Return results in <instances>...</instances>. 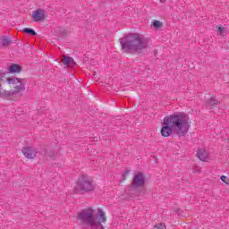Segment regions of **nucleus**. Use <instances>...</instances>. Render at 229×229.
<instances>
[{"label":"nucleus","mask_w":229,"mask_h":229,"mask_svg":"<svg viewBox=\"0 0 229 229\" xmlns=\"http://www.w3.org/2000/svg\"><path fill=\"white\" fill-rule=\"evenodd\" d=\"M61 62L64 64V65H66L69 67V65H74V59L69 55H64L62 59Z\"/></svg>","instance_id":"9b49d317"},{"label":"nucleus","mask_w":229,"mask_h":229,"mask_svg":"<svg viewBox=\"0 0 229 229\" xmlns=\"http://www.w3.org/2000/svg\"><path fill=\"white\" fill-rule=\"evenodd\" d=\"M176 213L179 214L180 213V209H177Z\"/></svg>","instance_id":"412c9836"},{"label":"nucleus","mask_w":229,"mask_h":229,"mask_svg":"<svg viewBox=\"0 0 229 229\" xmlns=\"http://www.w3.org/2000/svg\"><path fill=\"white\" fill-rule=\"evenodd\" d=\"M45 17L46 13L42 9H38L32 13V19L35 22H39V21L44 20Z\"/></svg>","instance_id":"9d476101"},{"label":"nucleus","mask_w":229,"mask_h":229,"mask_svg":"<svg viewBox=\"0 0 229 229\" xmlns=\"http://www.w3.org/2000/svg\"><path fill=\"white\" fill-rule=\"evenodd\" d=\"M53 35L55 37V40H65L67 38V30L55 28L53 30Z\"/></svg>","instance_id":"1a4fd4ad"},{"label":"nucleus","mask_w":229,"mask_h":229,"mask_svg":"<svg viewBox=\"0 0 229 229\" xmlns=\"http://www.w3.org/2000/svg\"><path fill=\"white\" fill-rule=\"evenodd\" d=\"M221 182H224V183H226V185H229V179L226 175H222L220 177Z\"/></svg>","instance_id":"aec40b11"},{"label":"nucleus","mask_w":229,"mask_h":229,"mask_svg":"<svg viewBox=\"0 0 229 229\" xmlns=\"http://www.w3.org/2000/svg\"><path fill=\"white\" fill-rule=\"evenodd\" d=\"M221 103L216 98H210L207 99V105L210 106V108H217V106Z\"/></svg>","instance_id":"f8f14e48"},{"label":"nucleus","mask_w":229,"mask_h":229,"mask_svg":"<svg viewBox=\"0 0 229 229\" xmlns=\"http://www.w3.org/2000/svg\"><path fill=\"white\" fill-rule=\"evenodd\" d=\"M3 81H0V98L3 99H13V98L15 96V94H21V89L22 87L21 86H16L15 89L13 90H6L3 89Z\"/></svg>","instance_id":"423d86ee"},{"label":"nucleus","mask_w":229,"mask_h":229,"mask_svg":"<svg viewBox=\"0 0 229 229\" xmlns=\"http://www.w3.org/2000/svg\"><path fill=\"white\" fill-rule=\"evenodd\" d=\"M21 153L29 159L37 158V154L38 153V148L33 147H23L21 148Z\"/></svg>","instance_id":"6e6552de"},{"label":"nucleus","mask_w":229,"mask_h":229,"mask_svg":"<svg viewBox=\"0 0 229 229\" xmlns=\"http://www.w3.org/2000/svg\"><path fill=\"white\" fill-rule=\"evenodd\" d=\"M152 24H153V28H155L156 30H160V27L162 26V21L158 20H154Z\"/></svg>","instance_id":"f3484780"},{"label":"nucleus","mask_w":229,"mask_h":229,"mask_svg":"<svg viewBox=\"0 0 229 229\" xmlns=\"http://www.w3.org/2000/svg\"><path fill=\"white\" fill-rule=\"evenodd\" d=\"M216 28L219 35H223V33H225V27L223 25H217Z\"/></svg>","instance_id":"6ab92c4d"},{"label":"nucleus","mask_w":229,"mask_h":229,"mask_svg":"<svg viewBox=\"0 0 229 229\" xmlns=\"http://www.w3.org/2000/svg\"><path fill=\"white\" fill-rule=\"evenodd\" d=\"M130 173H131V169H125V171L123 172V174L121 176L122 182H124V180H126V178L130 174Z\"/></svg>","instance_id":"a211bd4d"},{"label":"nucleus","mask_w":229,"mask_h":229,"mask_svg":"<svg viewBox=\"0 0 229 229\" xmlns=\"http://www.w3.org/2000/svg\"><path fill=\"white\" fill-rule=\"evenodd\" d=\"M46 157H49V158H55V153L53 148H45Z\"/></svg>","instance_id":"dca6fc26"},{"label":"nucleus","mask_w":229,"mask_h":229,"mask_svg":"<svg viewBox=\"0 0 229 229\" xmlns=\"http://www.w3.org/2000/svg\"><path fill=\"white\" fill-rule=\"evenodd\" d=\"M191 128L189 114L185 113H175L168 116H165L160 133L162 137H171L173 133H176L178 137H185Z\"/></svg>","instance_id":"f257e3e1"},{"label":"nucleus","mask_w":229,"mask_h":229,"mask_svg":"<svg viewBox=\"0 0 229 229\" xmlns=\"http://www.w3.org/2000/svg\"><path fill=\"white\" fill-rule=\"evenodd\" d=\"M23 33H26V35H31V37H37V31L31 28H24L22 30Z\"/></svg>","instance_id":"2eb2a0df"},{"label":"nucleus","mask_w":229,"mask_h":229,"mask_svg":"<svg viewBox=\"0 0 229 229\" xmlns=\"http://www.w3.org/2000/svg\"><path fill=\"white\" fill-rule=\"evenodd\" d=\"M197 157L199 160H201V162H206L207 158H208L207 152L199 148L197 150Z\"/></svg>","instance_id":"ddd939ff"},{"label":"nucleus","mask_w":229,"mask_h":229,"mask_svg":"<svg viewBox=\"0 0 229 229\" xmlns=\"http://www.w3.org/2000/svg\"><path fill=\"white\" fill-rule=\"evenodd\" d=\"M0 40H1V42H0L1 47H8L10 46V44L13 43V41H12L10 38H8L7 36L2 37V38Z\"/></svg>","instance_id":"4468645a"},{"label":"nucleus","mask_w":229,"mask_h":229,"mask_svg":"<svg viewBox=\"0 0 229 229\" xmlns=\"http://www.w3.org/2000/svg\"><path fill=\"white\" fill-rule=\"evenodd\" d=\"M120 45L122 51L135 55L148 49V39L137 32L129 33L120 38Z\"/></svg>","instance_id":"f03ea898"},{"label":"nucleus","mask_w":229,"mask_h":229,"mask_svg":"<svg viewBox=\"0 0 229 229\" xmlns=\"http://www.w3.org/2000/svg\"><path fill=\"white\" fill-rule=\"evenodd\" d=\"M22 72V66L19 64H11L5 72H0V81H4V77H7L8 74H19Z\"/></svg>","instance_id":"0eeeda50"},{"label":"nucleus","mask_w":229,"mask_h":229,"mask_svg":"<svg viewBox=\"0 0 229 229\" xmlns=\"http://www.w3.org/2000/svg\"><path fill=\"white\" fill-rule=\"evenodd\" d=\"M146 185V176L143 173L138 172L132 178L131 183L125 189L129 196H140V187Z\"/></svg>","instance_id":"7ed1b4c3"},{"label":"nucleus","mask_w":229,"mask_h":229,"mask_svg":"<svg viewBox=\"0 0 229 229\" xmlns=\"http://www.w3.org/2000/svg\"><path fill=\"white\" fill-rule=\"evenodd\" d=\"M95 190L94 181L87 175H82L79 178L75 185V191L78 194H89V192H94Z\"/></svg>","instance_id":"20e7f679"},{"label":"nucleus","mask_w":229,"mask_h":229,"mask_svg":"<svg viewBox=\"0 0 229 229\" xmlns=\"http://www.w3.org/2000/svg\"><path fill=\"white\" fill-rule=\"evenodd\" d=\"M4 81H1L4 83H7V85H11V89H14L16 87H21V92H24L26 90V82H24V79L17 78L15 76H7L3 77Z\"/></svg>","instance_id":"39448f33"}]
</instances>
